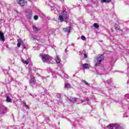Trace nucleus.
Masks as SVG:
<instances>
[{
  "instance_id": "obj_1",
  "label": "nucleus",
  "mask_w": 129,
  "mask_h": 129,
  "mask_svg": "<svg viewBox=\"0 0 129 129\" xmlns=\"http://www.w3.org/2000/svg\"><path fill=\"white\" fill-rule=\"evenodd\" d=\"M40 57L44 62L50 63L52 60V57L46 54H40Z\"/></svg>"
},
{
  "instance_id": "obj_2",
  "label": "nucleus",
  "mask_w": 129,
  "mask_h": 129,
  "mask_svg": "<svg viewBox=\"0 0 129 129\" xmlns=\"http://www.w3.org/2000/svg\"><path fill=\"white\" fill-rule=\"evenodd\" d=\"M69 16L66 11H63L61 14L59 15L58 20L60 22H63L66 19H68Z\"/></svg>"
},
{
  "instance_id": "obj_3",
  "label": "nucleus",
  "mask_w": 129,
  "mask_h": 129,
  "mask_svg": "<svg viewBox=\"0 0 129 129\" xmlns=\"http://www.w3.org/2000/svg\"><path fill=\"white\" fill-rule=\"evenodd\" d=\"M104 58V55H100V56H97L94 60V64L95 66L100 65L102 60H103Z\"/></svg>"
},
{
  "instance_id": "obj_4",
  "label": "nucleus",
  "mask_w": 129,
  "mask_h": 129,
  "mask_svg": "<svg viewBox=\"0 0 129 129\" xmlns=\"http://www.w3.org/2000/svg\"><path fill=\"white\" fill-rule=\"evenodd\" d=\"M108 128L109 129H121V127L120 125L118 123L111 124L107 126Z\"/></svg>"
},
{
  "instance_id": "obj_5",
  "label": "nucleus",
  "mask_w": 129,
  "mask_h": 129,
  "mask_svg": "<svg viewBox=\"0 0 129 129\" xmlns=\"http://www.w3.org/2000/svg\"><path fill=\"white\" fill-rule=\"evenodd\" d=\"M30 84L31 86H34L35 85L37 84V82L36 80H35V77L31 76L30 80Z\"/></svg>"
},
{
  "instance_id": "obj_6",
  "label": "nucleus",
  "mask_w": 129,
  "mask_h": 129,
  "mask_svg": "<svg viewBox=\"0 0 129 129\" xmlns=\"http://www.w3.org/2000/svg\"><path fill=\"white\" fill-rule=\"evenodd\" d=\"M26 16L28 19H31L32 17V12L31 10H28L25 13Z\"/></svg>"
},
{
  "instance_id": "obj_7",
  "label": "nucleus",
  "mask_w": 129,
  "mask_h": 129,
  "mask_svg": "<svg viewBox=\"0 0 129 129\" xmlns=\"http://www.w3.org/2000/svg\"><path fill=\"white\" fill-rule=\"evenodd\" d=\"M17 46L20 48V45H22L24 48H25V44L23 43V41L22 39H18L17 41Z\"/></svg>"
},
{
  "instance_id": "obj_8",
  "label": "nucleus",
  "mask_w": 129,
  "mask_h": 129,
  "mask_svg": "<svg viewBox=\"0 0 129 129\" xmlns=\"http://www.w3.org/2000/svg\"><path fill=\"white\" fill-rule=\"evenodd\" d=\"M17 3L20 6H25L26 4L25 0H17Z\"/></svg>"
},
{
  "instance_id": "obj_9",
  "label": "nucleus",
  "mask_w": 129,
  "mask_h": 129,
  "mask_svg": "<svg viewBox=\"0 0 129 129\" xmlns=\"http://www.w3.org/2000/svg\"><path fill=\"white\" fill-rule=\"evenodd\" d=\"M7 110L6 107L3 106L2 107L0 110V113L1 114H6L7 113Z\"/></svg>"
},
{
  "instance_id": "obj_10",
  "label": "nucleus",
  "mask_w": 129,
  "mask_h": 129,
  "mask_svg": "<svg viewBox=\"0 0 129 129\" xmlns=\"http://www.w3.org/2000/svg\"><path fill=\"white\" fill-rule=\"evenodd\" d=\"M0 40L4 42L5 41V36L4 33L0 31Z\"/></svg>"
},
{
  "instance_id": "obj_11",
  "label": "nucleus",
  "mask_w": 129,
  "mask_h": 129,
  "mask_svg": "<svg viewBox=\"0 0 129 129\" xmlns=\"http://www.w3.org/2000/svg\"><path fill=\"white\" fill-rule=\"evenodd\" d=\"M71 29H72L71 27H67V28H63V31L66 33H68L69 34L71 32Z\"/></svg>"
},
{
  "instance_id": "obj_12",
  "label": "nucleus",
  "mask_w": 129,
  "mask_h": 129,
  "mask_svg": "<svg viewBox=\"0 0 129 129\" xmlns=\"http://www.w3.org/2000/svg\"><path fill=\"white\" fill-rule=\"evenodd\" d=\"M90 66L89 65V64H87V63H86L85 64H83V68L84 69H89L90 68Z\"/></svg>"
},
{
  "instance_id": "obj_13",
  "label": "nucleus",
  "mask_w": 129,
  "mask_h": 129,
  "mask_svg": "<svg viewBox=\"0 0 129 129\" xmlns=\"http://www.w3.org/2000/svg\"><path fill=\"white\" fill-rule=\"evenodd\" d=\"M78 100V99H76V98H70V99H69V101L71 102V103H74V102H76Z\"/></svg>"
},
{
  "instance_id": "obj_14",
  "label": "nucleus",
  "mask_w": 129,
  "mask_h": 129,
  "mask_svg": "<svg viewBox=\"0 0 129 129\" xmlns=\"http://www.w3.org/2000/svg\"><path fill=\"white\" fill-rule=\"evenodd\" d=\"M71 84H69V83H66L64 84V87L65 88H67L68 89H69L70 88H71Z\"/></svg>"
},
{
  "instance_id": "obj_15",
  "label": "nucleus",
  "mask_w": 129,
  "mask_h": 129,
  "mask_svg": "<svg viewBox=\"0 0 129 129\" xmlns=\"http://www.w3.org/2000/svg\"><path fill=\"white\" fill-rule=\"evenodd\" d=\"M111 2V0H101V3H109Z\"/></svg>"
},
{
  "instance_id": "obj_16",
  "label": "nucleus",
  "mask_w": 129,
  "mask_h": 129,
  "mask_svg": "<svg viewBox=\"0 0 129 129\" xmlns=\"http://www.w3.org/2000/svg\"><path fill=\"white\" fill-rule=\"evenodd\" d=\"M55 61L57 63H60L61 60H60V58H59V57H56L55 58Z\"/></svg>"
},
{
  "instance_id": "obj_17",
  "label": "nucleus",
  "mask_w": 129,
  "mask_h": 129,
  "mask_svg": "<svg viewBox=\"0 0 129 129\" xmlns=\"http://www.w3.org/2000/svg\"><path fill=\"white\" fill-rule=\"evenodd\" d=\"M33 29L35 32H37L38 31V28L35 25L33 26Z\"/></svg>"
},
{
  "instance_id": "obj_18",
  "label": "nucleus",
  "mask_w": 129,
  "mask_h": 129,
  "mask_svg": "<svg viewBox=\"0 0 129 129\" xmlns=\"http://www.w3.org/2000/svg\"><path fill=\"white\" fill-rule=\"evenodd\" d=\"M22 62L24 63V64H28L29 63L28 60H22Z\"/></svg>"
},
{
  "instance_id": "obj_19",
  "label": "nucleus",
  "mask_w": 129,
  "mask_h": 129,
  "mask_svg": "<svg viewBox=\"0 0 129 129\" xmlns=\"http://www.w3.org/2000/svg\"><path fill=\"white\" fill-rule=\"evenodd\" d=\"M22 104H23V105L24 106V107H26V109H28V105H27L25 102H22Z\"/></svg>"
},
{
  "instance_id": "obj_20",
  "label": "nucleus",
  "mask_w": 129,
  "mask_h": 129,
  "mask_svg": "<svg viewBox=\"0 0 129 129\" xmlns=\"http://www.w3.org/2000/svg\"><path fill=\"white\" fill-rule=\"evenodd\" d=\"M94 26L95 27V28H96V29H98V28H99V25H98V24H97V23H94Z\"/></svg>"
},
{
  "instance_id": "obj_21",
  "label": "nucleus",
  "mask_w": 129,
  "mask_h": 129,
  "mask_svg": "<svg viewBox=\"0 0 129 129\" xmlns=\"http://www.w3.org/2000/svg\"><path fill=\"white\" fill-rule=\"evenodd\" d=\"M7 102H12L11 99H10V97H7Z\"/></svg>"
},
{
  "instance_id": "obj_22",
  "label": "nucleus",
  "mask_w": 129,
  "mask_h": 129,
  "mask_svg": "<svg viewBox=\"0 0 129 129\" xmlns=\"http://www.w3.org/2000/svg\"><path fill=\"white\" fill-rule=\"evenodd\" d=\"M82 82L84 83L86 85H89V83L86 80H82Z\"/></svg>"
},
{
  "instance_id": "obj_23",
  "label": "nucleus",
  "mask_w": 129,
  "mask_h": 129,
  "mask_svg": "<svg viewBox=\"0 0 129 129\" xmlns=\"http://www.w3.org/2000/svg\"><path fill=\"white\" fill-rule=\"evenodd\" d=\"M124 97L126 99H129V94H126L124 95Z\"/></svg>"
},
{
  "instance_id": "obj_24",
  "label": "nucleus",
  "mask_w": 129,
  "mask_h": 129,
  "mask_svg": "<svg viewBox=\"0 0 129 129\" xmlns=\"http://www.w3.org/2000/svg\"><path fill=\"white\" fill-rule=\"evenodd\" d=\"M81 39H82V40H83L84 41L86 40V37H85V36H81Z\"/></svg>"
},
{
  "instance_id": "obj_25",
  "label": "nucleus",
  "mask_w": 129,
  "mask_h": 129,
  "mask_svg": "<svg viewBox=\"0 0 129 129\" xmlns=\"http://www.w3.org/2000/svg\"><path fill=\"white\" fill-rule=\"evenodd\" d=\"M38 17L37 16V15H35L34 17V19L35 20H38Z\"/></svg>"
},
{
  "instance_id": "obj_26",
  "label": "nucleus",
  "mask_w": 129,
  "mask_h": 129,
  "mask_svg": "<svg viewBox=\"0 0 129 129\" xmlns=\"http://www.w3.org/2000/svg\"><path fill=\"white\" fill-rule=\"evenodd\" d=\"M115 28L116 30H119V25H115Z\"/></svg>"
},
{
  "instance_id": "obj_27",
  "label": "nucleus",
  "mask_w": 129,
  "mask_h": 129,
  "mask_svg": "<svg viewBox=\"0 0 129 129\" xmlns=\"http://www.w3.org/2000/svg\"><path fill=\"white\" fill-rule=\"evenodd\" d=\"M57 96L58 98H59V97H60V94H58L57 95Z\"/></svg>"
},
{
  "instance_id": "obj_28",
  "label": "nucleus",
  "mask_w": 129,
  "mask_h": 129,
  "mask_svg": "<svg viewBox=\"0 0 129 129\" xmlns=\"http://www.w3.org/2000/svg\"><path fill=\"white\" fill-rule=\"evenodd\" d=\"M46 122H49V119L47 118V119H46Z\"/></svg>"
},
{
  "instance_id": "obj_29",
  "label": "nucleus",
  "mask_w": 129,
  "mask_h": 129,
  "mask_svg": "<svg viewBox=\"0 0 129 129\" xmlns=\"http://www.w3.org/2000/svg\"><path fill=\"white\" fill-rule=\"evenodd\" d=\"M84 56L85 58H87V55L86 54H84Z\"/></svg>"
},
{
  "instance_id": "obj_30",
  "label": "nucleus",
  "mask_w": 129,
  "mask_h": 129,
  "mask_svg": "<svg viewBox=\"0 0 129 129\" xmlns=\"http://www.w3.org/2000/svg\"><path fill=\"white\" fill-rule=\"evenodd\" d=\"M33 39H37V37H35V36H33Z\"/></svg>"
},
{
  "instance_id": "obj_31",
  "label": "nucleus",
  "mask_w": 129,
  "mask_h": 129,
  "mask_svg": "<svg viewBox=\"0 0 129 129\" xmlns=\"http://www.w3.org/2000/svg\"><path fill=\"white\" fill-rule=\"evenodd\" d=\"M83 101H82V100H80V103H83Z\"/></svg>"
},
{
  "instance_id": "obj_32",
  "label": "nucleus",
  "mask_w": 129,
  "mask_h": 129,
  "mask_svg": "<svg viewBox=\"0 0 129 129\" xmlns=\"http://www.w3.org/2000/svg\"><path fill=\"white\" fill-rule=\"evenodd\" d=\"M107 83H108V84H109L110 81H107Z\"/></svg>"
},
{
  "instance_id": "obj_33",
  "label": "nucleus",
  "mask_w": 129,
  "mask_h": 129,
  "mask_svg": "<svg viewBox=\"0 0 129 129\" xmlns=\"http://www.w3.org/2000/svg\"><path fill=\"white\" fill-rule=\"evenodd\" d=\"M68 75H66V77H68Z\"/></svg>"
}]
</instances>
